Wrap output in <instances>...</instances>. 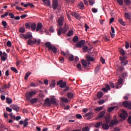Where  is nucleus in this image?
I'll use <instances>...</instances> for the list:
<instances>
[{
	"mask_svg": "<svg viewBox=\"0 0 131 131\" xmlns=\"http://www.w3.org/2000/svg\"><path fill=\"white\" fill-rule=\"evenodd\" d=\"M45 46L48 49V51L50 52L52 51L54 54H57V48L56 47L53 46L50 42H46Z\"/></svg>",
	"mask_w": 131,
	"mask_h": 131,
	"instance_id": "obj_1",
	"label": "nucleus"
},
{
	"mask_svg": "<svg viewBox=\"0 0 131 131\" xmlns=\"http://www.w3.org/2000/svg\"><path fill=\"white\" fill-rule=\"evenodd\" d=\"M61 54L64 57H68L69 56V61L71 62L74 61V56H73V55H70L69 52L68 51L66 52H64V51H61Z\"/></svg>",
	"mask_w": 131,
	"mask_h": 131,
	"instance_id": "obj_2",
	"label": "nucleus"
},
{
	"mask_svg": "<svg viewBox=\"0 0 131 131\" xmlns=\"http://www.w3.org/2000/svg\"><path fill=\"white\" fill-rule=\"evenodd\" d=\"M37 43V45H40V39H38V40L36 39H29L27 41V43L29 46H32L33 45H35V43Z\"/></svg>",
	"mask_w": 131,
	"mask_h": 131,
	"instance_id": "obj_3",
	"label": "nucleus"
},
{
	"mask_svg": "<svg viewBox=\"0 0 131 131\" xmlns=\"http://www.w3.org/2000/svg\"><path fill=\"white\" fill-rule=\"evenodd\" d=\"M35 95H36V91H30L29 93H26V98L27 100H29L31 99V98H32V97H33V96H35Z\"/></svg>",
	"mask_w": 131,
	"mask_h": 131,
	"instance_id": "obj_4",
	"label": "nucleus"
},
{
	"mask_svg": "<svg viewBox=\"0 0 131 131\" xmlns=\"http://www.w3.org/2000/svg\"><path fill=\"white\" fill-rule=\"evenodd\" d=\"M68 30V28H67V26L65 25L63 28H62L61 27H60L59 28V30L57 32L58 35L60 36L62 33H66Z\"/></svg>",
	"mask_w": 131,
	"mask_h": 131,
	"instance_id": "obj_5",
	"label": "nucleus"
},
{
	"mask_svg": "<svg viewBox=\"0 0 131 131\" xmlns=\"http://www.w3.org/2000/svg\"><path fill=\"white\" fill-rule=\"evenodd\" d=\"M127 112L125 110H123L121 111V113L120 114V117L122 118L124 120L127 117Z\"/></svg>",
	"mask_w": 131,
	"mask_h": 131,
	"instance_id": "obj_6",
	"label": "nucleus"
},
{
	"mask_svg": "<svg viewBox=\"0 0 131 131\" xmlns=\"http://www.w3.org/2000/svg\"><path fill=\"white\" fill-rule=\"evenodd\" d=\"M41 28H42V24H41V23H38L37 24V27L36 29L37 32L39 31V32L42 33V32H43V31L41 30Z\"/></svg>",
	"mask_w": 131,
	"mask_h": 131,
	"instance_id": "obj_7",
	"label": "nucleus"
},
{
	"mask_svg": "<svg viewBox=\"0 0 131 131\" xmlns=\"http://www.w3.org/2000/svg\"><path fill=\"white\" fill-rule=\"evenodd\" d=\"M57 85H60V88H63L66 86L67 84L65 82H63V80H60L58 82H57Z\"/></svg>",
	"mask_w": 131,
	"mask_h": 131,
	"instance_id": "obj_8",
	"label": "nucleus"
},
{
	"mask_svg": "<svg viewBox=\"0 0 131 131\" xmlns=\"http://www.w3.org/2000/svg\"><path fill=\"white\" fill-rule=\"evenodd\" d=\"M44 105H45L47 107H51V105H52V102H51L50 98H47L45 100Z\"/></svg>",
	"mask_w": 131,
	"mask_h": 131,
	"instance_id": "obj_9",
	"label": "nucleus"
},
{
	"mask_svg": "<svg viewBox=\"0 0 131 131\" xmlns=\"http://www.w3.org/2000/svg\"><path fill=\"white\" fill-rule=\"evenodd\" d=\"M123 106L125 108L131 109V102L128 101H124L122 104Z\"/></svg>",
	"mask_w": 131,
	"mask_h": 131,
	"instance_id": "obj_10",
	"label": "nucleus"
},
{
	"mask_svg": "<svg viewBox=\"0 0 131 131\" xmlns=\"http://www.w3.org/2000/svg\"><path fill=\"white\" fill-rule=\"evenodd\" d=\"M19 124H20V125H22V124H24V127H26V126L28 125V119H25L24 121H20Z\"/></svg>",
	"mask_w": 131,
	"mask_h": 131,
	"instance_id": "obj_11",
	"label": "nucleus"
},
{
	"mask_svg": "<svg viewBox=\"0 0 131 131\" xmlns=\"http://www.w3.org/2000/svg\"><path fill=\"white\" fill-rule=\"evenodd\" d=\"M123 81V80L122 79V78H120V79L118 80V82L116 84V89H120V88H121V84H122V82Z\"/></svg>",
	"mask_w": 131,
	"mask_h": 131,
	"instance_id": "obj_12",
	"label": "nucleus"
},
{
	"mask_svg": "<svg viewBox=\"0 0 131 131\" xmlns=\"http://www.w3.org/2000/svg\"><path fill=\"white\" fill-rule=\"evenodd\" d=\"M83 116L84 117H87V119L90 120L92 119V118L94 117V114H93V113H88L84 115Z\"/></svg>",
	"mask_w": 131,
	"mask_h": 131,
	"instance_id": "obj_13",
	"label": "nucleus"
},
{
	"mask_svg": "<svg viewBox=\"0 0 131 131\" xmlns=\"http://www.w3.org/2000/svg\"><path fill=\"white\" fill-rule=\"evenodd\" d=\"M117 123H118V120L117 119L112 120L110 123V126L112 127L114 125L117 124Z\"/></svg>",
	"mask_w": 131,
	"mask_h": 131,
	"instance_id": "obj_14",
	"label": "nucleus"
},
{
	"mask_svg": "<svg viewBox=\"0 0 131 131\" xmlns=\"http://www.w3.org/2000/svg\"><path fill=\"white\" fill-rule=\"evenodd\" d=\"M52 8L53 10H56L58 8V1L54 0L52 4Z\"/></svg>",
	"mask_w": 131,
	"mask_h": 131,
	"instance_id": "obj_15",
	"label": "nucleus"
},
{
	"mask_svg": "<svg viewBox=\"0 0 131 131\" xmlns=\"http://www.w3.org/2000/svg\"><path fill=\"white\" fill-rule=\"evenodd\" d=\"M71 15L72 16H73V17H75V18L77 19V20H79V19H80V15H79V14H78V13L76 12H72L71 13Z\"/></svg>",
	"mask_w": 131,
	"mask_h": 131,
	"instance_id": "obj_16",
	"label": "nucleus"
},
{
	"mask_svg": "<svg viewBox=\"0 0 131 131\" xmlns=\"http://www.w3.org/2000/svg\"><path fill=\"white\" fill-rule=\"evenodd\" d=\"M63 21H64V17H63L62 16L59 17L58 21V25L59 26H62V25H63Z\"/></svg>",
	"mask_w": 131,
	"mask_h": 131,
	"instance_id": "obj_17",
	"label": "nucleus"
},
{
	"mask_svg": "<svg viewBox=\"0 0 131 131\" xmlns=\"http://www.w3.org/2000/svg\"><path fill=\"white\" fill-rule=\"evenodd\" d=\"M102 127L103 129H106V130H108V129H109V124H108L107 123H104L102 124Z\"/></svg>",
	"mask_w": 131,
	"mask_h": 131,
	"instance_id": "obj_18",
	"label": "nucleus"
},
{
	"mask_svg": "<svg viewBox=\"0 0 131 131\" xmlns=\"http://www.w3.org/2000/svg\"><path fill=\"white\" fill-rule=\"evenodd\" d=\"M11 107L13 109V110L16 111V112H18L19 111V107L17 105L12 104V105H11Z\"/></svg>",
	"mask_w": 131,
	"mask_h": 131,
	"instance_id": "obj_19",
	"label": "nucleus"
},
{
	"mask_svg": "<svg viewBox=\"0 0 131 131\" xmlns=\"http://www.w3.org/2000/svg\"><path fill=\"white\" fill-rule=\"evenodd\" d=\"M111 30L112 32H111V35L113 38L114 37H115V29H114V28L113 27H111Z\"/></svg>",
	"mask_w": 131,
	"mask_h": 131,
	"instance_id": "obj_20",
	"label": "nucleus"
},
{
	"mask_svg": "<svg viewBox=\"0 0 131 131\" xmlns=\"http://www.w3.org/2000/svg\"><path fill=\"white\" fill-rule=\"evenodd\" d=\"M86 59L87 61H90L91 62L95 61V58H94V57H92L90 55L86 56Z\"/></svg>",
	"mask_w": 131,
	"mask_h": 131,
	"instance_id": "obj_21",
	"label": "nucleus"
},
{
	"mask_svg": "<svg viewBox=\"0 0 131 131\" xmlns=\"http://www.w3.org/2000/svg\"><path fill=\"white\" fill-rule=\"evenodd\" d=\"M24 6L25 8H27V7L29 6L31 8H34V5L32 3H28L27 4H25Z\"/></svg>",
	"mask_w": 131,
	"mask_h": 131,
	"instance_id": "obj_22",
	"label": "nucleus"
},
{
	"mask_svg": "<svg viewBox=\"0 0 131 131\" xmlns=\"http://www.w3.org/2000/svg\"><path fill=\"white\" fill-rule=\"evenodd\" d=\"M88 51H92V49H89V47L88 46H84L83 47V52L84 53H86V52H88Z\"/></svg>",
	"mask_w": 131,
	"mask_h": 131,
	"instance_id": "obj_23",
	"label": "nucleus"
},
{
	"mask_svg": "<svg viewBox=\"0 0 131 131\" xmlns=\"http://www.w3.org/2000/svg\"><path fill=\"white\" fill-rule=\"evenodd\" d=\"M75 47H77V48H81L82 47V40H81L80 42H78L76 44Z\"/></svg>",
	"mask_w": 131,
	"mask_h": 131,
	"instance_id": "obj_24",
	"label": "nucleus"
},
{
	"mask_svg": "<svg viewBox=\"0 0 131 131\" xmlns=\"http://www.w3.org/2000/svg\"><path fill=\"white\" fill-rule=\"evenodd\" d=\"M50 102L51 104H53V105H57V101H56V99L51 98Z\"/></svg>",
	"mask_w": 131,
	"mask_h": 131,
	"instance_id": "obj_25",
	"label": "nucleus"
},
{
	"mask_svg": "<svg viewBox=\"0 0 131 131\" xmlns=\"http://www.w3.org/2000/svg\"><path fill=\"white\" fill-rule=\"evenodd\" d=\"M31 37H32V35L31 34H28L27 35H25V39H31Z\"/></svg>",
	"mask_w": 131,
	"mask_h": 131,
	"instance_id": "obj_26",
	"label": "nucleus"
},
{
	"mask_svg": "<svg viewBox=\"0 0 131 131\" xmlns=\"http://www.w3.org/2000/svg\"><path fill=\"white\" fill-rule=\"evenodd\" d=\"M12 102H13V100L11 99V98L9 97L6 98V103H7V104H12Z\"/></svg>",
	"mask_w": 131,
	"mask_h": 131,
	"instance_id": "obj_27",
	"label": "nucleus"
},
{
	"mask_svg": "<svg viewBox=\"0 0 131 131\" xmlns=\"http://www.w3.org/2000/svg\"><path fill=\"white\" fill-rule=\"evenodd\" d=\"M119 23H120V24L121 25H123V26H125L126 23L125 22H124L122 19L121 18H119V20H118Z\"/></svg>",
	"mask_w": 131,
	"mask_h": 131,
	"instance_id": "obj_28",
	"label": "nucleus"
},
{
	"mask_svg": "<svg viewBox=\"0 0 131 131\" xmlns=\"http://www.w3.org/2000/svg\"><path fill=\"white\" fill-rule=\"evenodd\" d=\"M31 29L33 31H34L35 30V29L36 28V24L35 23H33L31 26Z\"/></svg>",
	"mask_w": 131,
	"mask_h": 131,
	"instance_id": "obj_29",
	"label": "nucleus"
},
{
	"mask_svg": "<svg viewBox=\"0 0 131 131\" xmlns=\"http://www.w3.org/2000/svg\"><path fill=\"white\" fill-rule=\"evenodd\" d=\"M37 102V98H33L30 100V103L31 104H35V103H36Z\"/></svg>",
	"mask_w": 131,
	"mask_h": 131,
	"instance_id": "obj_30",
	"label": "nucleus"
},
{
	"mask_svg": "<svg viewBox=\"0 0 131 131\" xmlns=\"http://www.w3.org/2000/svg\"><path fill=\"white\" fill-rule=\"evenodd\" d=\"M97 96V98H98L99 99H101V98L103 97V92H98Z\"/></svg>",
	"mask_w": 131,
	"mask_h": 131,
	"instance_id": "obj_31",
	"label": "nucleus"
},
{
	"mask_svg": "<svg viewBox=\"0 0 131 131\" xmlns=\"http://www.w3.org/2000/svg\"><path fill=\"white\" fill-rule=\"evenodd\" d=\"M73 41L74 42H77L78 41V36H75L73 38Z\"/></svg>",
	"mask_w": 131,
	"mask_h": 131,
	"instance_id": "obj_32",
	"label": "nucleus"
},
{
	"mask_svg": "<svg viewBox=\"0 0 131 131\" xmlns=\"http://www.w3.org/2000/svg\"><path fill=\"white\" fill-rule=\"evenodd\" d=\"M105 115V112L104 111H102L99 114L98 117L99 118H102V117H103V116Z\"/></svg>",
	"mask_w": 131,
	"mask_h": 131,
	"instance_id": "obj_33",
	"label": "nucleus"
},
{
	"mask_svg": "<svg viewBox=\"0 0 131 131\" xmlns=\"http://www.w3.org/2000/svg\"><path fill=\"white\" fill-rule=\"evenodd\" d=\"M10 83H9L8 85L5 84L4 85H3V86L2 87V89L3 90H7V89H9L10 88Z\"/></svg>",
	"mask_w": 131,
	"mask_h": 131,
	"instance_id": "obj_34",
	"label": "nucleus"
},
{
	"mask_svg": "<svg viewBox=\"0 0 131 131\" xmlns=\"http://www.w3.org/2000/svg\"><path fill=\"white\" fill-rule=\"evenodd\" d=\"M67 97L69 99H72L73 98V94L72 93H68L67 94Z\"/></svg>",
	"mask_w": 131,
	"mask_h": 131,
	"instance_id": "obj_35",
	"label": "nucleus"
},
{
	"mask_svg": "<svg viewBox=\"0 0 131 131\" xmlns=\"http://www.w3.org/2000/svg\"><path fill=\"white\" fill-rule=\"evenodd\" d=\"M119 51L120 54L123 55V56H124V55H125V52H124V50L123 49L120 48L119 49Z\"/></svg>",
	"mask_w": 131,
	"mask_h": 131,
	"instance_id": "obj_36",
	"label": "nucleus"
},
{
	"mask_svg": "<svg viewBox=\"0 0 131 131\" xmlns=\"http://www.w3.org/2000/svg\"><path fill=\"white\" fill-rule=\"evenodd\" d=\"M61 100L63 103H68V99L66 98L62 97Z\"/></svg>",
	"mask_w": 131,
	"mask_h": 131,
	"instance_id": "obj_37",
	"label": "nucleus"
},
{
	"mask_svg": "<svg viewBox=\"0 0 131 131\" xmlns=\"http://www.w3.org/2000/svg\"><path fill=\"white\" fill-rule=\"evenodd\" d=\"M101 124H103V122H98L96 123L95 126L97 128L100 127V126L101 125Z\"/></svg>",
	"mask_w": 131,
	"mask_h": 131,
	"instance_id": "obj_38",
	"label": "nucleus"
},
{
	"mask_svg": "<svg viewBox=\"0 0 131 131\" xmlns=\"http://www.w3.org/2000/svg\"><path fill=\"white\" fill-rule=\"evenodd\" d=\"M55 85H56V81L55 80H53L50 84V86H52L53 88H54Z\"/></svg>",
	"mask_w": 131,
	"mask_h": 131,
	"instance_id": "obj_39",
	"label": "nucleus"
},
{
	"mask_svg": "<svg viewBox=\"0 0 131 131\" xmlns=\"http://www.w3.org/2000/svg\"><path fill=\"white\" fill-rule=\"evenodd\" d=\"M82 65L84 68H86V67L88 66V63H86V61H85L84 60H82Z\"/></svg>",
	"mask_w": 131,
	"mask_h": 131,
	"instance_id": "obj_40",
	"label": "nucleus"
},
{
	"mask_svg": "<svg viewBox=\"0 0 131 131\" xmlns=\"http://www.w3.org/2000/svg\"><path fill=\"white\" fill-rule=\"evenodd\" d=\"M42 2L47 6H50V1L49 0H42Z\"/></svg>",
	"mask_w": 131,
	"mask_h": 131,
	"instance_id": "obj_41",
	"label": "nucleus"
},
{
	"mask_svg": "<svg viewBox=\"0 0 131 131\" xmlns=\"http://www.w3.org/2000/svg\"><path fill=\"white\" fill-rule=\"evenodd\" d=\"M19 32H20V33H24V32H25V28H20L19 29Z\"/></svg>",
	"mask_w": 131,
	"mask_h": 131,
	"instance_id": "obj_42",
	"label": "nucleus"
},
{
	"mask_svg": "<svg viewBox=\"0 0 131 131\" xmlns=\"http://www.w3.org/2000/svg\"><path fill=\"white\" fill-rule=\"evenodd\" d=\"M73 35V31L70 30L68 33V36H72Z\"/></svg>",
	"mask_w": 131,
	"mask_h": 131,
	"instance_id": "obj_43",
	"label": "nucleus"
},
{
	"mask_svg": "<svg viewBox=\"0 0 131 131\" xmlns=\"http://www.w3.org/2000/svg\"><path fill=\"white\" fill-rule=\"evenodd\" d=\"M110 120H111V118H110V117H105V121L106 123H109V122H110Z\"/></svg>",
	"mask_w": 131,
	"mask_h": 131,
	"instance_id": "obj_44",
	"label": "nucleus"
},
{
	"mask_svg": "<svg viewBox=\"0 0 131 131\" xmlns=\"http://www.w3.org/2000/svg\"><path fill=\"white\" fill-rule=\"evenodd\" d=\"M98 104H99V105H102V104H104V103H105V100L100 99L98 101Z\"/></svg>",
	"mask_w": 131,
	"mask_h": 131,
	"instance_id": "obj_45",
	"label": "nucleus"
},
{
	"mask_svg": "<svg viewBox=\"0 0 131 131\" xmlns=\"http://www.w3.org/2000/svg\"><path fill=\"white\" fill-rule=\"evenodd\" d=\"M127 63H128V61L127 60H124V61L121 62V64L123 66H125V65H126L127 64Z\"/></svg>",
	"mask_w": 131,
	"mask_h": 131,
	"instance_id": "obj_46",
	"label": "nucleus"
},
{
	"mask_svg": "<svg viewBox=\"0 0 131 131\" xmlns=\"http://www.w3.org/2000/svg\"><path fill=\"white\" fill-rule=\"evenodd\" d=\"M115 107H111L107 109V112H112L114 110Z\"/></svg>",
	"mask_w": 131,
	"mask_h": 131,
	"instance_id": "obj_47",
	"label": "nucleus"
},
{
	"mask_svg": "<svg viewBox=\"0 0 131 131\" xmlns=\"http://www.w3.org/2000/svg\"><path fill=\"white\" fill-rule=\"evenodd\" d=\"M30 74H31V73H27L25 75V79L26 80H27V79L28 78V77L29 76V75H30Z\"/></svg>",
	"mask_w": 131,
	"mask_h": 131,
	"instance_id": "obj_48",
	"label": "nucleus"
},
{
	"mask_svg": "<svg viewBox=\"0 0 131 131\" xmlns=\"http://www.w3.org/2000/svg\"><path fill=\"white\" fill-rule=\"evenodd\" d=\"M11 70H12V71H13L14 72H15V73H18V70H17V69H16L14 67H11Z\"/></svg>",
	"mask_w": 131,
	"mask_h": 131,
	"instance_id": "obj_49",
	"label": "nucleus"
},
{
	"mask_svg": "<svg viewBox=\"0 0 131 131\" xmlns=\"http://www.w3.org/2000/svg\"><path fill=\"white\" fill-rule=\"evenodd\" d=\"M2 24L3 26H4V28H6L7 27V24L6 21L3 20Z\"/></svg>",
	"mask_w": 131,
	"mask_h": 131,
	"instance_id": "obj_50",
	"label": "nucleus"
},
{
	"mask_svg": "<svg viewBox=\"0 0 131 131\" xmlns=\"http://www.w3.org/2000/svg\"><path fill=\"white\" fill-rule=\"evenodd\" d=\"M103 106H100V107H97L95 109V110L96 111H101V110H103Z\"/></svg>",
	"mask_w": 131,
	"mask_h": 131,
	"instance_id": "obj_51",
	"label": "nucleus"
},
{
	"mask_svg": "<svg viewBox=\"0 0 131 131\" xmlns=\"http://www.w3.org/2000/svg\"><path fill=\"white\" fill-rule=\"evenodd\" d=\"M125 17L127 19H130V15H129V14H128V13H125Z\"/></svg>",
	"mask_w": 131,
	"mask_h": 131,
	"instance_id": "obj_52",
	"label": "nucleus"
},
{
	"mask_svg": "<svg viewBox=\"0 0 131 131\" xmlns=\"http://www.w3.org/2000/svg\"><path fill=\"white\" fill-rule=\"evenodd\" d=\"M89 4H90V6H94V5H95V1L89 0Z\"/></svg>",
	"mask_w": 131,
	"mask_h": 131,
	"instance_id": "obj_53",
	"label": "nucleus"
},
{
	"mask_svg": "<svg viewBox=\"0 0 131 131\" xmlns=\"http://www.w3.org/2000/svg\"><path fill=\"white\" fill-rule=\"evenodd\" d=\"M7 58L8 57H7L6 56H1V61H5L7 60Z\"/></svg>",
	"mask_w": 131,
	"mask_h": 131,
	"instance_id": "obj_54",
	"label": "nucleus"
},
{
	"mask_svg": "<svg viewBox=\"0 0 131 131\" xmlns=\"http://www.w3.org/2000/svg\"><path fill=\"white\" fill-rule=\"evenodd\" d=\"M9 16L10 17L11 19H14V18H15V15H14V14L12 13H9Z\"/></svg>",
	"mask_w": 131,
	"mask_h": 131,
	"instance_id": "obj_55",
	"label": "nucleus"
},
{
	"mask_svg": "<svg viewBox=\"0 0 131 131\" xmlns=\"http://www.w3.org/2000/svg\"><path fill=\"white\" fill-rule=\"evenodd\" d=\"M124 3L125 5H130V0H124Z\"/></svg>",
	"mask_w": 131,
	"mask_h": 131,
	"instance_id": "obj_56",
	"label": "nucleus"
},
{
	"mask_svg": "<svg viewBox=\"0 0 131 131\" xmlns=\"http://www.w3.org/2000/svg\"><path fill=\"white\" fill-rule=\"evenodd\" d=\"M117 2L120 6L123 5V0H117Z\"/></svg>",
	"mask_w": 131,
	"mask_h": 131,
	"instance_id": "obj_57",
	"label": "nucleus"
},
{
	"mask_svg": "<svg viewBox=\"0 0 131 131\" xmlns=\"http://www.w3.org/2000/svg\"><path fill=\"white\" fill-rule=\"evenodd\" d=\"M76 116L78 119H81V118H82V116L80 114H77Z\"/></svg>",
	"mask_w": 131,
	"mask_h": 131,
	"instance_id": "obj_58",
	"label": "nucleus"
},
{
	"mask_svg": "<svg viewBox=\"0 0 131 131\" xmlns=\"http://www.w3.org/2000/svg\"><path fill=\"white\" fill-rule=\"evenodd\" d=\"M16 10H18V11H24V9L19 7V6H16Z\"/></svg>",
	"mask_w": 131,
	"mask_h": 131,
	"instance_id": "obj_59",
	"label": "nucleus"
},
{
	"mask_svg": "<svg viewBox=\"0 0 131 131\" xmlns=\"http://www.w3.org/2000/svg\"><path fill=\"white\" fill-rule=\"evenodd\" d=\"M82 131H90V128L88 126L83 128Z\"/></svg>",
	"mask_w": 131,
	"mask_h": 131,
	"instance_id": "obj_60",
	"label": "nucleus"
},
{
	"mask_svg": "<svg viewBox=\"0 0 131 131\" xmlns=\"http://www.w3.org/2000/svg\"><path fill=\"white\" fill-rule=\"evenodd\" d=\"M7 47H9V48H10V47H12V43L11 42V41H8L7 42Z\"/></svg>",
	"mask_w": 131,
	"mask_h": 131,
	"instance_id": "obj_61",
	"label": "nucleus"
},
{
	"mask_svg": "<svg viewBox=\"0 0 131 131\" xmlns=\"http://www.w3.org/2000/svg\"><path fill=\"white\" fill-rule=\"evenodd\" d=\"M25 26H26V28H28V29L30 28V24H29V23H26Z\"/></svg>",
	"mask_w": 131,
	"mask_h": 131,
	"instance_id": "obj_62",
	"label": "nucleus"
},
{
	"mask_svg": "<svg viewBox=\"0 0 131 131\" xmlns=\"http://www.w3.org/2000/svg\"><path fill=\"white\" fill-rule=\"evenodd\" d=\"M92 11L93 13H97V12H98V9L94 8H92Z\"/></svg>",
	"mask_w": 131,
	"mask_h": 131,
	"instance_id": "obj_63",
	"label": "nucleus"
},
{
	"mask_svg": "<svg viewBox=\"0 0 131 131\" xmlns=\"http://www.w3.org/2000/svg\"><path fill=\"white\" fill-rule=\"evenodd\" d=\"M100 61L103 64H105V59H104V58H103L102 57H101Z\"/></svg>",
	"mask_w": 131,
	"mask_h": 131,
	"instance_id": "obj_64",
	"label": "nucleus"
}]
</instances>
